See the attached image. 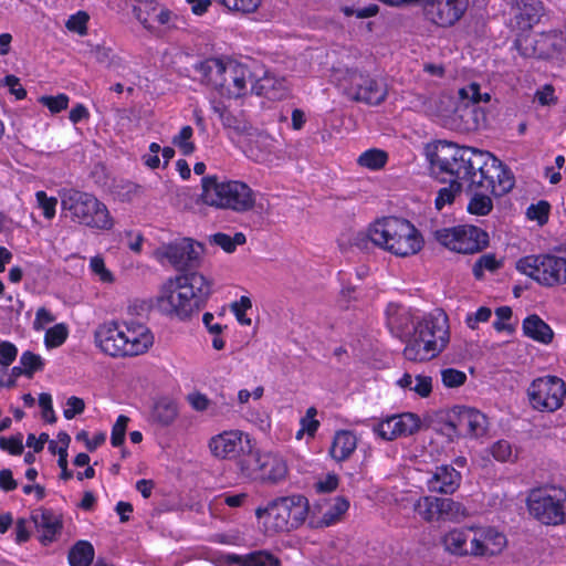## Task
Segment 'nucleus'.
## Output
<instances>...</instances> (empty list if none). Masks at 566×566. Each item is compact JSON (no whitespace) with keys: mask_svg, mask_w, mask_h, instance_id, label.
<instances>
[{"mask_svg":"<svg viewBox=\"0 0 566 566\" xmlns=\"http://www.w3.org/2000/svg\"><path fill=\"white\" fill-rule=\"evenodd\" d=\"M431 157L441 170L463 178L468 189H484L494 196H502L514 186L513 176L489 151L460 147L444 140L436 144Z\"/></svg>","mask_w":566,"mask_h":566,"instance_id":"obj_1","label":"nucleus"},{"mask_svg":"<svg viewBox=\"0 0 566 566\" xmlns=\"http://www.w3.org/2000/svg\"><path fill=\"white\" fill-rule=\"evenodd\" d=\"M391 334L406 344L403 357L416 363L438 357L450 342L448 317L441 310L419 319L410 311H398L391 321Z\"/></svg>","mask_w":566,"mask_h":566,"instance_id":"obj_2","label":"nucleus"},{"mask_svg":"<svg viewBox=\"0 0 566 566\" xmlns=\"http://www.w3.org/2000/svg\"><path fill=\"white\" fill-rule=\"evenodd\" d=\"M212 292V281L197 271L169 277L160 287L158 305L180 319L198 313Z\"/></svg>","mask_w":566,"mask_h":566,"instance_id":"obj_3","label":"nucleus"},{"mask_svg":"<svg viewBox=\"0 0 566 566\" xmlns=\"http://www.w3.org/2000/svg\"><path fill=\"white\" fill-rule=\"evenodd\" d=\"M95 343L112 357L137 356L146 353L154 336L143 324L118 325L108 322L95 331Z\"/></svg>","mask_w":566,"mask_h":566,"instance_id":"obj_4","label":"nucleus"},{"mask_svg":"<svg viewBox=\"0 0 566 566\" xmlns=\"http://www.w3.org/2000/svg\"><path fill=\"white\" fill-rule=\"evenodd\" d=\"M201 186V200L210 207L244 213L255 206V193L245 182L208 176L202 178Z\"/></svg>","mask_w":566,"mask_h":566,"instance_id":"obj_5","label":"nucleus"},{"mask_svg":"<svg viewBox=\"0 0 566 566\" xmlns=\"http://www.w3.org/2000/svg\"><path fill=\"white\" fill-rule=\"evenodd\" d=\"M62 210L72 221L95 230H111L114 220L107 207L95 196L70 189L61 193Z\"/></svg>","mask_w":566,"mask_h":566,"instance_id":"obj_6","label":"nucleus"},{"mask_svg":"<svg viewBox=\"0 0 566 566\" xmlns=\"http://www.w3.org/2000/svg\"><path fill=\"white\" fill-rule=\"evenodd\" d=\"M239 474L243 479L263 484H277L289 474V467L283 457L274 452H261L251 447L237 459Z\"/></svg>","mask_w":566,"mask_h":566,"instance_id":"obj_7","label":"nucleus"},{"mask_svg":"<svg viewBox=\"0 0 566 566\" xmlns=\"http://www.w3.org/2000/svg\"><path fill=\"white\" fill-rule=\"evenodd\" d=\"M308 501L303 495H291L276 499L265 507H258L255 515L269 518L268 527L274 532H290L300 527L308 514Z\"/></svg>","mask_w":566,"mask_h":566,"instance_id":"obj_8","label":"nucleus"},{"mask_svg":"<svg viewBox=\"0 0 566 566\" xmlns=\"http://www.w3.org/2000/svg\"><path fill=\"white\" fill-rule=\"evenodd\" d=\"M527 509L531 516L543 525L566 524V491L556 486L532 490Z\"/></svg>","mask_w":566,"mask_h":566,"instance_id":"obj_9","label":"nucleus"},{"mask_svg":"<svg viewBox=\"0 0 566 566\" xmlns=\"http://www.w3.org/2000/svg\"><path fill=\"white\" fill-rule=\"evenodd\" d=\"M516 269L544 285L566 283V259L555 255H530L516 263Z\"/></svg>","mask_w":566,"mask_h":566,"instance_id":"obj_10","label":"nucleus"},{"mask_svg":"<svg viewBox=\"0 0 566 566\" xmlns=\"http://www.w3.org/2000/svg\"><path fill=\"white\" fill-rule=\"evenodd\" d=\"M202 253V244L184 238L158 247L154 251V256L159 262L166 261L175 269L182 271L197 266Z\"/></svg>","mask_w":566,"mask_h":566,"instance_id":"obj_11","label":"nucleus"},{"mask_svg":"<svg viewBox=\"0 0 566 566\" xmlns=\"http://www.w3.org/2000/svg\"><path fill=\"white\" fill-rule=\"evenodd\" d=\"M565 382L555 376L535 379L528 388V398L534 409L539 411L557 410L565 398Z\"/></svg>","mask_w":566,"mask_h":566,"instance_id":"obj_12","label":"nucleus"},{"mask_svg":"<svg viewBox=\"0 0 566 566\" xmlns=\"http://www.w3.org/2000/svg\"><path fill=\"white\" fill-rule=\"evenodd\" d=\"M340 85L344 93L356 102L378 105L386 97V90L381 88L377 82L368 75H364L357 71L347 72Z\"/></svg>","mask_w":566,"mask_h":566,"instance_id":"obj_13","label":"nucleus"},{"mask_svg":"<svg viewBox=\"0 0 566 566\" xmlns=\"http://www.w3.org/2000/svg\"><path fill=\"white\" fill-rule=\"evenodd\" d=\"M422 245L423 240L410 221L391 217V253L407 258L417 254Z\"/></svg>","mask_w":566,"mask_h":566,"instance_id":"obj_14","label":"nucleus"},{"mask_svg":"<svg viewBox=\"0 0 566 566\" xmlns=\"http://www.w3.org/2000/svg\"><path fill=\"white\" fill-rule=\"evenodd\" d=\"M447 426L459 436L480 438L489 429L488 417L474 408L457 407L449 416Z\"/></svg>","mask_w":566,"mask_h":566,"instance_id":"obj_15","label":"nucleus"},{"mask_svg":"<svg viewBox=\"0 0 566 566\" xmlns=\"http://www.w3.org/2000/svg\"><path fill=\"white\" fill-rule=\"evenodd\" d=\"M469 7V0H423L426 18L442 28L454 25L462 19Z\"/></svg>","mask_w":566,"mask_h":566,"instance_id":"obj_16","label":"nucleus"},{"mask_svg":"<svg viewBox=\"0 0 566 566\" xmlns=\"http://www.w3.org/2000/svg\"><path fill=\"white\" fill-rule=\"evenodd\" d=\"M434 148L436 144L429 145L426 151L431 171L436 177L441 178L443 181H449L450 184L448 187H443L438 191L434 205L438 210H441L446 205H451L453 202L455 196L461 192L462 184L465 181L463 178H458L457 176L451 175V172L441 170L434 165L431 157V153Z\"/></svg>","mask_w":566,"mask_h":566,"instance_id":"obj_17","label":"nucleus"},{"mask_svg":"<svg viewBox=\"0 0 566 566\" xmlns=\"http://www.w3.org/2000/svg\"><path fill=\"white\" fill-rule=\"evenodd\" d=\"M32 521L39 533V541L43 545L56 541L57 536L61 534L63 527L62 517L50 510H38L32 515Z\"/></svg>","mask_w":566,"mask_h":566,"instance_id":"obj_18","label":"nucleus"},{"mask_svg":"<svg viewBox=\"0 0 566 566\" xmlns=\"http://www.w3.org/2000/svg\"><path fill=\"white\" fill-rule=\"evenodd\" d=\"M243 433L239 430L224 431L212 437L209 441L211 453L220 459H227L234 455L239 450L242 454L245 452L242 447Z\"/></svg>","mask_w":566,"mask_h":566,"instance_id":"obj_19","label":"nucleus"},{"mask_svg":"<svg viewBox=\"0 0 566 566\" xmlns=\"http://www.w3.org/2000/svg\"><path fill=\"white\" fill-rule=\"evenodd\" d=\"M201 74V82L213 88L223 92L224 86L229 84L228 75V62L224 63L219 59H208L200 63L198 67Z\"/></svg>","mask_w":566,"mask_h":566,"instance_id":"obj_20","label":"nucleus"},{"mask_svg":"<svg viewBox=\"0 0 566 566\" xmlns=\"http://www.w3.org/2000/svg\"><path fill=\"white\" fill-rule=\"evenodd\" d=\"M460 484L459 472L449 465H441L436 469L427 481L430 492L434 493H453Z\"/></svg>","mask_w":566,"mask_h":566,"instance_id":"obj_21","label":"nucleus"},{"mask_svg":"<svg viewBox=\"0 0 566 566\" xmlns=\"http://www.w3.org/2000/svg\"><path fill=\"white\" fill-rule=\"evenodd\" d=\"M515 21L521 30H530L544 15V7L538 0H516Z\"/></svg>","mask_w":566,"mask_h":566,"instance_id":"obj_22","label":"nucleus"},{"mask_svg":"<svg viewBox=\"0 0 566 566\" xmlns=\"http://www.w3.org/2000/svg\"><path fill=\"white\" fill-rule=\"evenodd\" d=\"M486 233L476 227H459L455 252L463 254L479 252L486 245Z\"/></svg>","mask_w":566,"mask_h":566,"instance_id":"obj_23","label":"nucleus"},{"mask_svg":"<svg viewBox=\"0 0 566 566\" xmlns=\"http://www.w3.org/2000/svg\"><path fill=\"white\" fill-rule=\"evenodd\" d=\"M480 557L499 555L506 547L507 541L503 533L493 527H478Z\"/></svg>","mask_w":566,"mask_h":566,"instance_id":"obj_24","label":"nucleus"},{"mask_svg":"<svg viewBox=\"0 0 566 566\" xmlns=\"http://www.w3.org/2000/svg\"><path fill=\"white\" fill-rule=\"evenodd\" d=\"M228 77H231V82L224 86L222 94L238 97L245 90L250 71L244 65L230 61L228 62Z\"/></svg>","mask_w":566,"mask_h":566,"instance_id":"obj_25","label":"nucleus"},{"mask_svg":"<svg viewBox=\"0 0 566 566\" xmlns=\"http://www.w3.org/2000/svg\"><path fill=\"white\" fill-rule=\"evenodd\" d=\"M523 332L527 337L543 344H549L554 337L552 328L537 315H530L524 319Z\"/></svg>","mask_w":566,"mask_h":566,"instance_id":"obj_26","label":"nucleus"},{"mask_svg":"<svg viewBox=\"0 0 566 566\" xmlns=\"http://www.w3.org/2000/svg\"><path fill=\"white\" fill-rule=\"evenodd\" d=\"M356 447L357 439L355 434L350 431L342 430L335 434L329 453L335 460L343 461L352 455Z\"/></svg>","mask_w":566,"mask_h":566,"instance_id":"obj_27","label":"nucleus"},{"mask_svg":"<svg viewBox=\"0 0 566 566\" xmlns=\"http://www.w3.org/2000/svg\"><path fill=\"white\" fill-rule=\"evenodd\" d=\"M441 499L437 496H421L415 505V512L427 523L441 522Z\"/></svg>","mask_w":566,"mask_h":566,"instance_id":"obj_28","label":"nucleus"},{"mask_svg":"<svg viewBox=\"0 0 566 566\" xmlns=\"http://www.w3.org/2000/svg\"><path fill=\"white\" fill-rule=\"evenodd\" d=\"M420 418L412 412L391 416V438L407 437L420 429Z\"/></svg>","mask_w":566,"mask_h":566,"instance_id":"obj_29","label":"nucleus"},{"mask_svg":"<svg viewBox=\"0 0 566 566\" xmlns=\"http://www.w3.org/2000/svg\"><path fill=\"white\" fill-rule=\"evenodd\" d=\"M468 537V527L453 528L441 537V544L444 551L454 556H467L468 549L465 541Z\"/></svg>","mask_w":566,"mask_h":566,"instance_id":"obj_30","label":"nucleus"},{"mask_svg":"<svg viewBox=\"0 0 566 566\" xmlns=\"http://www.w3.org/2000/svg\"><path fill=\"white\" fill-rule=\"evenodd\" d=\"M179 415L177 403L168 398L158 400L153 409V419L161 427H168L175 422Z\"/></svg>","mask_w":566,"mask_h":566,"instance_id":"obj_31","label":"nucleus"},{"mask_svg":"<svg viewBox=\"0 0 566 566\" xmlns=\"http://www.w3.org/2000/svg\"><path fill=\"white\" fill-rule=\"evenodd\" d=\"M369 237L366 231H353L346 230L342 232L337 239L338 248L343 252H347L353 248H357L361 251H366L369 248Z\"/></svg>","mask_w":566,"mask_h":566,"instance_id":"obj_32","label":"nucleus"},{"mask_svg":"<svg viewBox=\"0 0 566 566\" xmlns=\"http://www.w3.org/2000/svg\"><path fill=\"white\" fill-rule=\"evenodd\" d=\"M255 90L258 94L264 95L269 99H281L286 95L284 80H277L269 75H265L258 82Z\"/></svg>","mask_w":566,"mask_h":566,"instance_id":"obj_33","label":"nucleus"},{"mask_svg":"<svg viewBox=\"0 0 566 566\" xmlns=\"http://www.w3.org/2000/svg\"><path fill=\"white\" fill-rule=\"evenodd\" d=\"M367 232L370 243L384 250L389 249V220L387 217L377 218L369 224Z\"/></svg>","mask_w":566,"mask_h":566,"instance_id":"obj_34","label":"nucleus"},{"mask_svg":"<svg viewBox=\"0 0 566 566\" xmlns=\"http://www.w3.org/2000/svg\"><path fill=\"white\" fill-rule=\"evenodd\" d=\"M472 197L468 205V211L475 216H486L493 208V202L490 197L491 192L484 189H468Z\"/></svg>","mask_w":566,"mask_h":566,"instance_id":"obj_35","label":"nucleus"},{"mask_svg":"<svg viewBox=\"0 0 566 566\" xmlns=\"http://www.w3.org/2000/svg\"><path fill=\"white\" fill-rule=\"evenodd\" d=\"M441 522H453L459 523L467 518L470 513L467 507L449 497L441 499Z\"/></svg>","mask_w":566,"mask_h":566,"instance_id":"obj_36","label":"nucleus"},{"mask_svg":"<svg viewBox=\"0 0 566 566\" xmlns=\"http://www.w3.org/2000/svg\"><path fill=\"white\" fill-rule=\"evenodd\" d=\"M135 4L133 7L134 14L136 19L147 29L154 30V14L159 9V6L155 2V0H134Z\"/></svg>","mask_w":566,"mask_h":566,"instance_id":"obj_37","label":"nucleus"},{"mask_svg":"<svg viewBox=\"0 0 566 566\" xmlns=\"http://www.w3.org/2000/svg\"><path fill=\"white\" fill-rule=\"evenodd\" d=\"M459 98L461 103L464 106V111H468L469 113H474L475 108L470 109V104H478L480 102L488 103L491 99V96L489 93L481 94L480 93V85L475 82L470 83L469 85L461 87L458 91Z\"/></svg>","mask_w":566,"mask_h":566,"instance_id":"obj_38","label":"nucleus"},{"mask_svg":"<svg viewBox=\"0 0 566 566\" xmlns=\"http://www.w3.org/2000/svg\"><path fill=\"white\" fill-rule=\"evenodd\" d=\"M388 154L385 150L378 148H371L361 153L357 158V165L369 169L379 170L385 168L388 161Z\"/></svg>","mask_w":566,"mask_h":566,"instance_id":"obj_39","label":"nucleus"},{"mask_svg":"<svg viewBox=\"0 0 566 566\" xmlns=\"http://www.w3.org/2000/svg\"><path fill=\"white\" fill-rule=\"evenodd\" d=\"M94 558V547L90 542H77L69 553L71 566H90Z\"/></svg>","mask_w":566,"mask_h":566,"instance_id":"obj_40","label":"nucleus"},{"mask_svg":"<svg viewBox=\"0 0 566 566\" xmlns=\"http://www.w3.org/2000/svg\"><path fill=\"white\" fill-rule=\"evenodd\" d=\"M349 507V502L344 496H337L329 509L323 514L322 520L318 522L319 526H329L343 517Z\"/></svg>","mask_w":566,"mask_h":566,"instance_id":"obj_41","label":"nucleus"},{"mask_svg":"<svg viewBox=\"0 0 566 566\" xmlns=\"http://www.w3.org/2000/svg\"><path fill=\"white\" fill-rule=\"evenodd\" d=\"M90 46L91 54L98 63L105 64L108 67H118L122 65V59L114 53L111 46L105 45V43Z\"/></svg>","mask_w":566,"mask_h":566,"instance_id":"obj_42","label":"nucleus"},{"mask_svg":"<svg viewBox=\"0 0 566 566\" xmlns=\"http://www.w3.org/2000/svg\"><path fill=\"white\" fill-rule=\"evenodd\" d=\"M210 242L219 245L227 253H232L238 245L247 242V238L242 232H237L233 237L219 232L210 237Z\"/></svg>","mask_w":566,"mask_h":566,"instance_id":"obj_43","label":"nucleus"},{"mask_svg":"<svg viewBox=\"0 0 566 566\" xmlns=\"http://www.w3.org/2000/svg\"><path fill=\"white\" fill-rule=\"evenodd\" d=\"M244 566H280L281 562L277 557L268 551H255L240 557Z\"/></svg>","mask_w":566,"mask_h":566,"instance_id":"obj_44","label":"nucleus"},{"mask_svg":"<svg viewBox=\"0 0 566 566\" xmlns=\"http://www.w3.org/2000/svg\"><path fill=\"white\" fill-rule=\"evenodd\" d=\"M218 2L228 10L242 14L256 11L261 4V0H218Z\"/></svg>","mask_w":566,"mask_h":566,"instance_id":"obj_45","label":"nucleus"},{"mask_svg":"<svg viewBox=\"0 0 566 566\" xmlns=\"http://www.w3.org/2000/svg\"><path fill=\"white\" fill-rule=\"evenodd\" d=\"M67 328L64 324H56L45 333L44 344L48 348L61 346L67 337Z\"/></svg>","mask_w":566,"mask_h":566,"instance_id":"obj_46","label":"nucleus"},{"mask_svg":"<svg viewBox=\"0 0 566 566\" xmlns=\"http://www.w3.org/2000/svg\"><path fill=\"white\" fill-rule=\"evenodd\" d=\"M20 364L23 366L24 375L29 378H31L35 371L42 370L44 366L41 356L32 352H24L21 355Z\"/></svg>","mask_w":566,"mask_h":566,"instance_id":"obj_47","label":"nucleus"},{"mask_svg":"<svg viewBox=\"0 0 566 566\" xmlns=\"http://www.w3.org/2000/svg\"><path fill=\"white\" fill-rule=\"evenodd\" d=\"M90 20V15L85 11H78L75 14H72L67 21L65 22V27L69 31L75 32L80 35H85L87 33V22Z\"/></svg>","mask_w":566,"mask_h":566,"instance_id":"obj_48","label":"nucleus"},{"mask_svg":"<svg viewBox=\"0 0 566 566\" xmlns=\"http://www.w3.org/2000/svg\"><path fill=\"white\" fill-rule=\"evenodd\" d=\"M459 234L458 228H446L433 231L434 239L446 248L457 251V240Z\"/></svg>","mask_w":566,"mask_h":566,"instance_id":"obj_49","label":"nucleus"},{"mask_svg":"<svg viewBox=\"0 0 566 566\" xmlns=\"http://www.w3.org/2000/svg\"><path fill=\"white\" fill-rule=\"evenodd\" d=\"M192 133L193 130L190 126H184L180 133L172 139V144L179 147L184 155H190L195 151V145L190 142Z\"/></svg>","mask_w":566,"mask_h":566,"instance_id":"obj_50","label":"nucleus"},{"mask_svg":"<svg viewBox=\"0 0 566 566\" xmlns=\"http://www.w3.org/2000/svg\"><path fill=\"white\" fill-rule=\"evenodd\" d=\"M536 39L531 35H526L516 40L515 45L520 53L525 57H542L543 52L536 48Z\"/></svg>","mask_w":566,"mask_h":566,"instance_id":"obj_51","label":"nucleus"},{"mask_svg":"<svg viewBox=\"0 0 566 566\" xmlns=\"http://www.w3.org/2000/svg\"><path fill=\"white\" fill-rule=\"evenodd\" d=\"M91 271L98 276L99 281L103 283H113L114 275L112 272L105 266L104 259L101 255H95L90 261Z\"/></svg>","mask_w":566,"mask_h":566,"instance_id":"obj_52","label":"nucleus"},{"mask_svg":"<svg viewBox=\"0 0 566 566\" xmlns=\"http://www.w3.org/2000/svg\"><path fill=\"white\" fill-rule=\"evenodd\" d=\"M39 103L46 106L51 113L56 114L67 108L69 96L65 94H59L56 96H41Z\"/></svg>","mask_w":566,"mask_h":566,"instance_id":"obj_53","label":"nucleus"},{"mask_svg":"<svg viewBox=\"0 0 566 566\" xmlns=\"http://www.w3.org/2000/svg\"><path fill=\"white\" fill-rule=\"evenodd\" d=\"M500 265V261H497L493 254H484L473 265V274L476 279H481L484 270L493 272L497 270Z\"/></svg>","mask_w":566,"mask_h":566,"instance_id":"obj_54","label":"nucleus"},{"mask_svg":"<svg viewBox=\"0 0 566 566\" xmlns=\"http://www.w3.org/2000/svg\"><path fill=\"white\" fill-rule=\"evenodd\" d=\"M442 382L448 388L462 386L467 380L465 373L455 368H446L441 370Z\"/></svg>","mask_w":566,"mask_h":566,"instance_id":"obj_55","label":"nucleus"},{"mask_svg":"<svg viewBox=\"0 0 566 566\" xmlns=\"http://www.w3.org/2000/svg\"><path fill=\"white\" fill-rule=\"evenodd\" d=\"M128 422L129 418L127 416L120 415L117 418L115 424L113 426L111 437V442L114 447H119L124 443Z\"/></svg>","mask_w":566,"mask_h":566,"instance_id":"obj_56","label":"nucleus"},{"mask_svg":"<svg viewBox=\"0 0 566 566\" xmlns=\"http://www.w3.org/2000/svg\"><path fill=\"white\" fill-rule=\"evenodd\" d=\"M410 391H413L421 398L429 397L432 391V378L426 375H417Z\"/></svg>","mask_w":566,"mask_h":566,"instance_id":"obj_57","label":"nucleus"},{"mask_svg":"<svg viewBox=\"0 0 566 566\" xmlns=\"http://www.w3.org/2000/svg\"><path fill=\"white\" fill-rule=\"evenodd\" d=\"M35 196L39 207L43 210L44 217L52 219L55 216L56 198L48 197L44 191H38Z\"/></svg>","mask_w":566,"mask_h":566,"instance_id":"obj_58","label":"nucleus"},{"mask_svg":"<svg viewBox=\"0 0 566 566\" xmlns=\"http://www.w3.org/2000/svg\"><path fill=\"white\" fill-rule=\"evenodd\" d=\"M549 211V205L546 201H539L537 205H532L527 209V217L531 220H537L539 224H543L547 221Z\"/></svg>","mask_w":566,"mask_h":566,"instance_id":"obj_59","label":"nucleus"},{"mask_svg":"<svg viewBox=\"0 0 566 566\" xmlns=\"http://www.w3.org/2000/svg\"><path fill=\"white\" fill-rule=\"evenodd\" d=\"M221 122L224 127L231 128L238 133H243L249 129V123L242 116H237L231 112L229 114H224Z\"/></svg>","mask_w":566,"mask_h":566,"instance_id":"obj_60","label":"nucleus"},{"mask_svg":"<svg viewBox=\"0 0 566 566\" xmlns=\"http://www.w3.org/2000/svg\"><path fill=\"white\" fill-rule=\"evenodd\" d=\"M0 448L9 451L11 454L18 455L23 452L22 434L7 438H0Z\"/></svg>","mask_w":566,"mask_h":566,"instance_id":"obj_61","label":"nucleus"},{"mask_svg":"<svg viewBox=\"0 0 566 566\" xmlns=\"http://www.w3.org/2000/svg\"><path fill=\"white\" fill-rule=\"evenodd\" d=\"M85 409V402L82 398L78 397H70L66 401V408L64 409V417L67 420L73 419L76 415H80Z\"/></svg>","mask_w":566,"mask_h":566,"instance_id":"obj_62","label":"nucleus"},{"mask_svg":"<svg viewBox=\"0 0 566 566\" xmlns=\"http://www.w3.org/2000/svg\"><path fill=\"white\" fill-rule=\"evenodd\" d=\"M252 303L248 296H241L238 303L232 305V310L235 313L238 321L243 325H250L251 319L245 316V311L251 308Z\"/></svg>","mask_w":566,"mask_h":566,"instance_id":"obj_63","label":"nucleus"},{"mask_svg":"<svg viewBox=\"0 0 566 566\" xmlns=\"http://www.w3.org/2000/svg\"><path fill=\"white\" fill-rule=\"evenodd\" d=\"M18 354L17 347L9 342L0 343V364L4 367L12 364Z\"/></svg>","mask_w":566,"mask_h":566,"instance_id":"obj_64","label":"nucleus"}]
</instances>
